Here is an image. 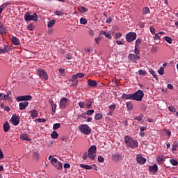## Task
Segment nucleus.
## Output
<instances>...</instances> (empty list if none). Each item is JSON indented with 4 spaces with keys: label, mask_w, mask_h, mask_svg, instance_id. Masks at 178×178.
<instances>
[{
    "label": "nucleus",
    "mask_w": 178,
    "mask_h": 178,
    "mask_svg": "<svg viewBox=\"0 0 178 178\" xmlns=\"http://www.w3.org/2000/svg\"><path fill=\"white\" fill-rule=\"evenodd\" d=\"M79 129L83 134H91V128L86 124L79 125Z\"/></svg>",
    "instance_id": "obj_7"
},
{
    "label": "nucleus",
    "mask_w": 178,
    "mask_h": 178,
    "mask_svg": "<svg viewBox=\"0 0 178 178\" xmlns=\"http://www.w3.org/2000/svg\"><path fill=\"white\" fill-rule=\"evenodd\" d=\"M149 72H150V74L153 75V77H154V79H158V75H156V73L155 72V71H154V70L152 69H149Z\"/></svg>",
    "instance_id": "obj_37"
},
{
    "label": "nucleus",
    "mask_w": 178,
    "mask_h": 178,
    "mask_svg": "<svg viewBox=\"0 0 178 178\" xmlns=\"http://www.w3.org/2000/svg\"><path fill=\"white\" fill-rule=\"evenodd\" d=\"M108 109L110 111H113V112L115 111V109H116V105L115 104H111L108 106Z\"/></svg>",
    "instance_id": "obj_47"
},
{
    "label": "nucleus",
    "mask_w": 178,
    "mask_h": 178,
    "mask_svg": "<svg viewBox=\"0 0 178 178\" xmlns=\"http://www.w3.org/2000/svg\"><path fill=\"white\" fill-rule=\"evenodd\" d=\"M56 23V19H51L47 22V27L51 29V27H54L55 24Z\"/></svg>",
    "instance_id": "obj_26"
},
{
    "label": "nucleus",
    "mask_w": 178,
    "mask_h": 178,
    "mask_svg": "<svg viewBox=\"0 0 178 178\" xmlns=\"http://www.w3.org/2000/svg\"><path fill=\"white\" fill-rule=\"evenodd\" d=\"M142 12L143 15H147V13H149V8L145 7L143 8Z\"/></svg>",
    "instance_id": "obj_39"
},
{
    "label": "nucleus",
    "mask_w": 178,
    "mask_h": 178,
    "mask_svg": "<svg viewBox=\"0 0 178 178\" xmlns=\"http://www.w3.org/2000/svg\"><path fill=\"white\" fill-rule=\"evenodd\" d=\"M102 118H103V115H102V113H97L95 116V120H101V119H102Z\"/></svg>",
    "instance_id": "obj_35"
},
{
    "label": "nucleus",
    "mask_w": 178,
    "mask_h": 178,
    "mask_svg": "<svg viewBox=\"0 0 178 178\" xmlns=\"http://www.w3.org/2000/svg\"><path fill=\"white\" fill-rule=\"evenodd\" d=\"M85 105L87 109H90V108L92 106V102H91V100H88Z\"/></svg>",
    "instance_id": "obj_33"
},
{
    "label": "nucleus",
    "mask_w": 178,
    "mask_h": 178,
    "mask_svg": "<svg viewBox=\"0 0 178 178\" xmlns=\"http://www.w3.org/2000/svg\"><path fill=\"white\" fill-rule=\"evenodd\" d=\"M36 120L38 122V123H45V122H47V120L43 118H38Z\"/></svg>",
    "instance_id": "obj_53"
},
{
    "label": "nucleus",
    "mask_w": 178,
    "mask_h": 178,
    "mask_svg": "<svg viewBox=\"0 0 178 178\" xmlns=\"http://www.w3.org/2000/svg\"><path fill=\"white\" fill-rule=\"evenodd\" d=\"M78 10L81 13H84L86 12H88V9H87L86 7L84 6H80L78 7Z\"/></svg>",
    "instance_id": "obj_31"
},
{
    "label": "nucleus",
    "mask_w": 178,
    "mask_h": 178,
    "mask_svg": "<svg viewBox=\"0 0 178 178\" xmlns=\"http://www.w3.org/2000/svg\"><path fill=\"white\" fill-rule=\"evenodd\" d=\"M102 34H104L106 38H108V40H112V35H111V33L106 32V31H102Z\"/></svg>",
    "instance_id": "obj_32"
},
{
    "label": "nucleus",
    "mask_w": 178,
    "mask_h": 178,
    "mask_svg": "<svg viewBox=\"0 0 178 178\" xmlns=\"http://www.w3.org/2000/svg\"><path fill=\"white\" fill-rule=\"evenodd\" d=\"M136 161L140 165H144L147 162V159L144 158L141 154H137Z\"/></svg>",
    "instance_id": "obj_11"
},
{
    "label": "nucleus",
    "mask_w": 178,
    "mask_h": 178,
    "mask_svg": "<svg viewBox=\"0 0 178 178\" xmlns=\"http://www.w3.org/2000/svg\"><path fill=\"white\" fill-rule=\"evenodd\" d=\"M51 138H54V140H56L58 137L59 136V134H58V132L56 131H54L51 134Z\"/></svg>",
    "instance_id": "obj_34"
},
{
    "label": "nucleus",
    "mask_w": 178,
    "mask_h": 178,
    "mask_svg": "<svg viewBox=\"0 0 178 178\" xmlns=\"http://www.w3.org/2000/svg\"><path fill=\"white\" fill-rule=\"evenodd\" d=\"M49 104H51L52 112L55 113L56 112V104L54 103V101L52 99L49 100Z\"/></svg>",
    "instance_id": "obj_24"
},
{
    "label": "nucleus",
    "mask_w": 178,
    "mask_h": 178,
    "mask_svg": "<svg viewBox=\"0 0 178 178\" xmlns=\"http://www.w3.org/2000/svg\"><path fill=\"white\" fill-rule=\"evenodd\" d=\"M51 163L57 169V170H62L63 169V163L62 162L58 161L56 158H52L51 160Z\"/></svg>",
    "instance_id": "obj_5"
},
{
    "label": "nucleus",
    "mask_w": 178,
    "mask_h": 178,
    "mask_svg": "<svg viewBox=\"0 0 178 178\" xmlns=\"http://www.w3.org/2000/svg\"><path fill=\"white\" fill-rule=\"evenodd\" d=\"M87 158H88V153L85 152L82 157V159H83V161H86L87 159Z\"/></svg>",
    "instance_id": "obj_62"
},
{
    "label": "nucleus",
    "mask_w": 178,
    "mask_h": 178,
    "mask_svg": "<svg viewBox=\"0 0 178 178\" xmlns=\"http://www.w3.org/2000/svg\"><path fill=\"white\" fill-rule=\"evenodd\" d=\"M125 38L127 42H133L137 38V33L129 32L125 35Z\"/></svg>",
    "instance_id": "obj_8"
},
{
    "label": "nucleus",
    "mask_w": 178,
    "mask_h": 178,
    "mask_svg": "<svg viewBox=\"0 0 178 178\" xmlns=\"http://www.w3.org/2000/svg\"><path fill=\"white\" fill-rule=\"evenodd\" d=\"M80 23L81 24H86L87 23V19H86L84 17H81L80 19Z\"/></svg>",
    "instance_id": "obj_52"
},
{
    "label": "nucleus",
    "mask_w": 178,
    "mask_h": 178,
    "mask_svg": "<svg viewBox=\"0 0 178 178\" xmlns=\"http://www.w3.org/2000/svg\"><path fill=\"white\" fill-rule=\"evenodd\" d=\"M11 120H13L14 126H18L19 123H20V118L17 115H13Z\"/></svg>",
    "instance_id": "obj_13"
},
{
    "label": "nucleus",
    "mask_w": 178,
    "mask_h": 178,
    "mask_svg": "<svg viewBox=\"0 0 178 178\" xmlns=\"http://www.w3.org/2000/svg\"><path fill=\"white\" fill-rule=\"evenodd\" d=\"M95 111L94 110H88L86 111V115L88 116H91V115L94 114Z\"/></svg>",
    "instance_id": "obj_49"
},
{
    "label": "nucleus",
    "mask_w": 178,
    "mask_h": 178,
    "mask_svg": "<svg viewBox=\"0 0 178 178\" xmlns=\"http://www.w3.org/2000/svg\"><path fill=\"white\" fill-rule=\"evenodd\" d=\"M19 111H24L29 106L28 102H22L19 104Z\"/></svg>",
    "instance_id": "obj_14"
},
{
    "label": "nucleus",
    "mask_w": 178,
    "mask_h": 178,
    "mask_svg": "<svg viewBox=\"0 0 178 178\" xmlns=\"http://www.w3.org/2000/svg\"><path fill=\"white\" fill-rule=\"evenodd\" d=\"M88 86L89 87H97V86H98V82L95 80L89 79L88 80Z\"/></svg>",
    "instance_id": "obj_16"
},
{
    "label": "nucleus",
    "mask_w": 178,
    "mask_h": 178,
    "mask_svg": "<svg viewBox=\"0 0 178 178\" xmlns=\"http://www.w3.org/2000/svg\"><path fill=\"white\" fill-rule=\"evenodd\" d=\"M128 59L131 60V62L136 63V60L140 59V56H137L134 54H129L128 55Z\"/></svg>",
    "instance_id": "obj_12"
},
{
    "label": "nucleus",
    "mask_w": 178,
    "mask_h": 178,
    "mask_svg": "<svg viewBox=\"0 0 178 178\" xmlns=\"http://www.w3.org/2000/svg\"><path fill=\"white\" fill-rule=\"evenodd\" d=\"M37 74L39 76L40 79L41 80H44V81H47L48 80V73L45 70L39 69L37 70Z\"/></svg>",
    "instance_id": "obj_6"
},
{
    "label": "nucleus",
    "mask_w": 178,
    "mask_h": 178,
    "mask_svg": "<svg viewBox=\"0 0 178 178\" xmlns=\"http://www.w3.org/2000/svg\"><path fill=\"white\" fill-rule=\"evenodd\" d=\"M124 143L127 147H129V148H132L133 149L138 147V141L134 140L130 136H126L124 137Z\"/></svg>",
    "instance_id": "obj_1"
},
{
    "label": "nucleus",
    "mask_w": 178,
    "mask_h": 178,
    "mask_svg": "<svg viewBox=\"0 0 178 178\" xmlns=\"http://www.w3.org/2000/svg\"><path fill=\"white\" fill-rule=\"evenodd\" d=\"M29 113L32 119H35V118H38V111H37V110L35 109L31 110Z\"/></svg>",
    "instance_id": "obj_18"
},
{
    "label": "nucleus",
    "mask_w": 178,
    "mask_h": 178,
    "mask_svg": "<svg viewBox=\"0 0 178 178\" xmlns=\"http://www.w3.org/2000/svg\"><path fill=\"white\" fill-rule=\"evenodd\" d=\"M10 47L8 45H4L3 48L0 49V54H8L10 51Z\"/></svg>",
    "instance_id": "obj_17"
},
{
    "label": "nucleus",
    "mask_w": 178,
    "mask_h": 178,
    "mask_svg": "<svg viewBox=\"0 0 178 178\" xmlns=\"http://www.w3.org/2000/svg\"><path fill=\"white\" fill-rule=\"evenodd\" d=\"M170 162L171 165H172L173 166H177V165H178L177 161H176L175 159L170 160Z\"/></svg>",
    "instance_id": "obj_44"
},
{
    "label": "nucleus",
    "mask_w": 178,
    "mask_h": 178,
    "mask_svg": "<svg viewBox=\"0 0 178 178\" xmlns=\"http://www.w3.org/2000/svg\"><path fill=\"white\" fill-rule=\"evenodd\" d=\"M3 131H5V133H8V131H9V130L10 129V126L9 125L8 122H6L3 124Z\"/></svg>",
    "instance_id": "obj_22"
},
{
    "label": "nucleus",
    "mask_w": 178,
    "mask_h": 178,
    "mask_svg": "<svg viewBox=\"0 0 178 178\" xmlns=\"http://www.w3.org/2000/svg\"><path fill=\"white\" fill-rule=\"evenodd\" d=\"M168 109L170 112H176V108L173 107V106H169Z\"/></svg>",
    "instance_id": "obj_55"
},
{
    "label": "nucleus",
    "mask_w": 178,
    "mask_h": 178,
    "mask_svg": "<svg viewBox=\"0 0 178 178\" xmlns=\"http://www.w3.org/2000/svg\"><path fill=\"white\" fill-rule=\"evenodd\" d=\"M140 109L143 111V112H145V111H147V106H145V104H142L140 106Z\"/></svg>",
    "instance_id": "obj_60"
},
{
    "label": "nucleus",
    "mask_w": 178,
    "mask_h": 178,
    "mask_svg": "<svg viewBox=\"0 0 178 178\" xmlns=\"http://www.w3.org/2000/svg\"><path fill=\"white\" fill-rule=\"evenodd\" d=\"M144 118V115H140L138 116H136L134 120H138V122H141V120H143V118Z\"/></svg>",
    "instance_id": "obj_43"
},
{
    "label": "nucleus",
    "mask_w": 178,
    "mask_h": 178,
    "mask_svg": "<svg viewBox=\"0 0 178 178\" xmlns=\"http://www.w3.org/2000/svg\"><path fill=\"white\" fill-rule=\"evenodd\" d=\"M95 154H97V146L92 145L88 150V156L92 161L95 159Z\"/></svg>",
    "instance_id": "obj_3"
},
{
    "label": "nucleus",
    "mask_w": 178,
    "mask_h": 178,
    "mask_svg": "<svg viewBox=\"0 0 178 178\" xmlns=\"http://www.w3.org/2000/svg\"><path fill=\"white\" fill-rule=\"evenodd\" d=\"M11 41L13 45H20V41H19V39L15 36L12 38Z\"/></svg>",
    "instance_id": "obj_25"
},
{
    "label": "nucleus",
    "mask_w": 178,
    "mask_h": 178,
    "mask_svg": "<svg viewBox=\"0 0 178 178\" xmlns=\"http://www.w3.org/2000/svg\"><path fill=\"white\" fill-rule=\"evenodd\" d=\"M24 20L26 22H37L38 20V15H37V13H34L33 15H30L29 13H26L24 16Z\"/></svg>",
    "instance_id": "obj_4"
},
{
    "label": "nucleus",
    "mask_w": 178,
    "mask_h": 178,
    "mask_svg": "<svg viewBox=\"0 0 178 178\" xmlns=\"http://www.w3.org/2000/svg\"><path fill=\"white\" fill-rule=\"evenodd\" d=\"M76 76V79H82V77L84 76V74L83 73H78L75 74Z\"/></svg>",
    "instance_id": "obj_56"
},
{
    "label": "nucleus",
    "mask_w": 178,
    "mask_h": 178,
    "mask_svg": "<svg viewBox=\"0 0 178 178\" xmlns=\"http://www.w3.org/2000/svg\"><path fill=\"white\" fill-rule=\"evenodd\" d=\"M141 44V40L140 38H138L136 40V44H135V47H140V44Z\"/></svg>",
    "instance_id": "obj_48"
},
{
    "label": "nucleus",
    "mask_w": 178,
    "mask_h": 178,
    "mask_svg": "<svg viewBox=\"0 0 178 178\" xmlns=\"http://www.w3.org/2000/svg\"><path fill=\"white\" fill-rule=\"evenodd\" d=\"M78 105H79V106L81 109H83V108H84L86 104H84V102H79V103L78 104Z\"/></svg>",
    "instance_id": "obj_61"
},
{
    "label": "nucleus",
    "mask_w": 178,
    "mask_h": 178,
    "mask_svg": "<svg viewBox=\"0 0 178 178\" xmlns=\"http://www.w3.org/2000/svg\"><path fill=\"white\" fill-rule=\"evenodd\" d=\"M138 48H140V47H138L136 46V47H135V49H134L135 55H136L138 56L140 55V49Z\"/></svg>",
    "instance_id": "obj_46"
},
{
    "label": "nucleus",
    "mask_w": 178,
    "mask_h": 178,
    "mask_svg": "<svg viewBox=\"0 0 178 178\" xmlns=\"http://www.w3.org/2000/svg\"><path fill=\"white\" fill-rule=\"evenodd\" d=\"M149 170L152 173H156V172H158V165H156V164H154L152 166H149Z\"/></svg>",
    "instance_id": "obj_19"
},
{
    "label": "nucleus",
    "mask_w": 178,
    "mask_h": 178,
    "mask_svg": "<svg viewBox=\"0 0 178 178\" xmlns=\"http://www.w3.org/2000/svg\"><path fill=\"white\" fill-rule=\"evenodd\" d=\"M144 98V92L141 90H138L135 93H132L133 101L141 102Z\"/></svg>",
    "instance_id": "obj_2"
},
{
    "label": "nucleus",
    "mask_w": 178,
    "mask_h": 178,
    "mask_svg": "<svg viewBox=\"0 0 178 178\" xmlns=\"http://www.w3.org/2000/svg\"><path fill=\"white\" fill-rule=\"evenodd\" d=\"M158 73L160 76H163V74H165V67H161L160 69L158 70Z\"/></svg>",
    "instance_id": "obj_36"
},
{
    "label": "nucleus",
    "mask_w": 178,
    "mask_h": 178,
    "mask_svg": "<svg viewBox=\"0 0 178 178\" xmlns=\"http://www.w3.org/2000/svg\"><path fill=\"white\" fill-rule=\"evenodd\" d=\"M97 159L98 162H100L101 163H104V162L105 161V159H104V157H102V156H99Z\"/></svg>",
    "instance_id": "obj_50"
},
{
    "label": "nucleus",
    "mask_w": 178,
    "mask_h": 178,
    "mask_svg": "<svg viewBox=\"0 0 178 178\" xmlns=\"http://www.w3.org/2000/svg\"><path fill=\"white\" fill-rule=\"evenodd\" d=\"M122 37V33H117L115 35V40H118V38H120Z\"/></svg>",
    "instance_id": "obj_58"
},
{
    "label": "nucleus",
    "mask_w": 178,
    "mask_h": 178,
    "mask_svg": "<svg viewBox=\"0 0 178 178\" xmlns=\"http://www.w3.org/2000/svg\"><path fill=\"white\" fill-rule=\"evenodd\" d=\"M67 104H69V99L66 97H63L60 101V109H65L66 106H67Z\"/></svg>",
    "instance_id": "obj_9"
},
{
    "label": "nucleus",
    "mask_w": 178,
    "mask_h": 178,
    "mask_svg": "<svg viewBox=\"0 0 178 178\" xmlns=\"http://www.w3.org/2000/svg\"><path fill=\"white\" fill-rule=\"evenodd\" d=\"M58 129H60V123H56L53 126L54 130H58Z\"/></svg>",
    "instance_id": "obj_41"
},
{
    "label": "nucleus",
    "mask_w": 178,
    "mask_h": 178,
    "mask_svg": "<svg viewBox=\"0 0 178 178\" xmlns=\"http://www.w3.org/2000/svg\"><path fill=\"white\" fill-rule=\"evenodd\" d=\"M7 31L5 26L2 24H0V34H6Z\"/></svg>",
    "instance_id": "obj_29"
},
{
    "label": "nucleus",
    "mask_w": 178,
    "mask_h": 178,
    "mask_svg": "<svg viewBox=\"0 0 178 178\" xmlns=\"http://www.w3.org/2000/svg\"><path fill=\"white\" fill-rule=\"evenodd\" d=\"M55 15H56V16H62L63 15V13L59 10H56L55 12Z\"/></svg>",
    "instance_id": "obj_59"
},
{
    "label": "nucleus",
    "mask_w": 178,
    "mask_h": 178,
    "mask_svg": "<svg viewBox=\"0 0 178 178\" xmlns=\"http://www.w3.org/2000/svg\"><path fill=\"white\" fill-rule=\"evenodd\" d=\"M33 98V97H31V95H24V96H19L16 98V100L19 102L22 101H30L31 100V99Z\"/></svg>",
    "instance_id": "obj_10"
},
{
    "label": "nucleus",
    "mask_w": 178,
    "mask_h": 178,
    "mask_svg": "<svg viewBox=\"0 0 178 178\" xmlns=\"http://www.w3.org/2000/svg\"><path fill=\"white\" fill-rule=\"evenodd\" d=\"M164 40L168 42V44H172V42H173V39H172V38L169 37V36H165L164 37Z\"/></svg>",
    "instance_id": "obj_38"
},
{
    "label": "nucleus",
    "mask_w": 178,
    "mask_h": 178,
    "mask_svg": "<svg viewBox=\"0 0 178 178\" xmlns=\"http://www.w3.org/2000/svg\"><path fill=\"white\" fill-rule=\"evenodd\" d=\"M106 23H107L108 24H111V23H112V18H107V19L106 20Z\"/></svg>",
    "instance_id": "obj_64"
},
{
    "label": "nucleus",
    "mask_w": 178,
    "mask_h": 178,
    "mask_svg": "<svg viewBox=\"0 0 178 178\" xmlns=\"http://www.w3.org/2000/svg\"><path fill=\"white\" fill-rule=\"evenodd\" d=\"M138 74H140V76H145V74H147V72L143 70H140L138 71Z\"/></svg>",
    "instance_id": "obj_51"
},
{
    "label": "nucleus",
    "mask_w": 178,
    "mask_h": 178,
    "mask_svg": "<svg viewBox=\"0 0 178 178\" xmlns=\"http://www.w3.org/2000/svg\"><path fill=\"white\" fill-rule=\"evenodd\" d=\"M178 148V141H175L172 145V152H176Z\"/></svg>",
    "instance_id": "obj_27"
},
{
    "label": "nucleus",
    "mask_w": 178,
    "mask_h": 178,
    "mask_svg": "<svg viewBox=\"0 0 178 178\" xmlns=\"http://www.w3.org/2000/svg\"><path fill=\"white\" fill-rule=\"evenodd\" d=\"M154 40H161V36L159 35V33L155 34V35L154 37Z\"/></svg>",
    "instance_id": "obj_57"
},
{
    "label": "nucleus",
    "mask_w": 178,
    "mask_h": 178,
    "mask_svg": "<svg viewBox=\"0 0 178 178\" xmlns=\"http://www.w3.org/2000/svg\"><path fill=\"white\" fill-rule=\"evenodd\" d=\"M9 5H10V3L6 2V3H3V5L0 6V15L2 14L3 9H5V8H6V6H8Z\"/></svg>",
    "instance_id": "obj_28"
},
{
    "label": "nucleus",
    "mask_w": 178,
    "mask_h": 178,
    "mask_svg": "<svg viewBox=\"0 0 178 178\" xmlns=\"http://www.w3.org/2000/svg\"><path fill=\"white\" fill-rule=\"evenodd\" d=\"M70 81H72V84L71 85L72 87H76L79 83L77 81V76L76 75H73Z\"/></svg>",
    "instance_id": "obj_15"
},
{
    "label": "nucleus",
    "mask_w": 178,
    "mask_h": 178,
    "mask_svg": "<svg viewBox=\"0 0 178 178\" xmlns=\"http://www.w3.org/2000/svg\"><path fill=\"white\" fill-rule=\"evenodd\" d=\"M112 159L114 162H119L120 159H122V155L121 154H114L112 156Z\"/></svg>",
    "instance_id": "obj_20"
},
{
    "label": "nucleus",
    "mask_w": 178,
    "mask_h": 178,
    "mask_svg": "<svg viewBox=\"0 0 178 178\" xmlns=\"http://www.w3.org/2000/svg\"><path fill=\"white\" fill-rule=\"evenodd\" d=\"M157 163H159V165H161V163H162V162L163 161V158L159 156L157 157Z\"/></svg>",
    "instance_id": "obj_54"
},
{
    "label": "nucleus",
    "mask_w": 178,
    "mask_h": 178,
    "mask_svg": "<svg viewBox=\"0 0 178 178\" xmlns=\"http://www.w3.org/2000/svg\"><path fill=\"white\" fill-rule=\"evenodd\" d=\"M149 30L151 33L154 35V34H155V28H154V26H151Z\"/></svg>",
    "instance_id": "obj_63"
},
{
    "label": "nucleus",
    "mask_w": 178,
    "mask_h": 178,
    "mask_svg": "<svg viewBox=\"0 0 178 178\" xmlns=\"http://www.w3.org/2000/svg\"><path fill=\"white\" fill-rule=\"evenodd\" d=\"M80 168H82L83 169H86L87 170H91L92 169V167L91 165H86V164H80Z\"/></svg>",
    "instance_id": "obj_30"
},
{
    "label": "nucleus",
    "mask_w": 178,
    "mask_h": 178,
    "mask_svg": "<svg viewBox=\"0 0 178 178\" xmlns=\"http://www.w3.org/2000/svg\"><path fill=\"white\" fill-rule=\"evenodd\" d=\"M33 158L36 161H38V159H40V154H38V152H34L33 153Z\"/></svg>",
    "instance_id": "obj_45"
},
{
    "label": "nucleus",
    "mask_w": 178,
    "mask_h": 178,
    "mask_svg": "<svg viewBox=\"0 0 178 178\" xmlns=\"http://www.w3.org/2000/svg\"><path fill=\"white\" fill-rule=\"evenodd\" d=\"M122 98L123 99H131L133 101V94H126V93H123L122 95Z\"/></svg>",
    "instance_id": "obj_21"
},
{
    "label": "nucleus",
    "mask_w": 178,
    "mask_h": 178,
    "mask_svg": "<svg viewBox=\"0 0 178 178\" xmlns=\"http://www.w3.org/2000/svg\"><path fill=\"white\" fill-rule=\"evenodd\" d=\"M35 28V26H34V25L33 24H29L27 26V29H28V30H30V31H33V30H34Z\"/></svg>",
    "instance_id": "obj_42"
},
{
    "label": "nucleus",
    "mask_w": 178,
    "mask_h": 178,
    "mask_svg": "<svg viewBox=\"0 0 178 178\" xmlns=\"http://www.w3.org/2000/svg\"><path fill=\"white\" fill-rule=\"evenodd\" d=\"M127 108L128 111H131L133 109V104L131 102H127Z\"/></svg>",
    "instance_id": "obj_40"
},
{
    "label": "nucleus",
    "mask_w": 178,
    "mask_h": 178,
    "mask_svg": "<svg viewBox=\"0 0 178 178\" xmlns=\"http://www.w3.org/2000/svg\"><path fill=\"white\" fill-rule=\"evenodd\" d=\"M21 140H24V141H30V138H29V134L24 133L20 135Z\"/></svg>",
    "instance_id": "obj_23"
}]
</instances>
